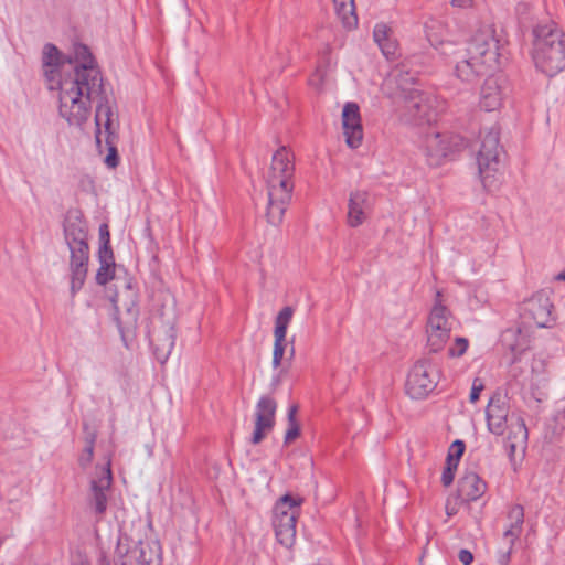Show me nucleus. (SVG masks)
<instances>
[{
	"mask_svg": "<svg viewBox=\"0 0 565 565\" xmlns=\"http://www.w3.org/2000/svg\"><path fill=\"white\" fill-rule=\"evenodd\" d=\"M469 341L466 338L457 337L454 344L448 349V355L451 358H459L463 355L468 349Z\"/></svg>",
	"mask_w": 565,
	"mask_h": 565,
	"instance_id": "obj_32",
	"label": "nucleus"
},
{
	"mask_svg": "<svg viewBox=\"0 0 565 565\" xmlns=\"http://www.w3.org/2000/svg\"><path fill=\"white\" fill-rule=\"evenodd\" d=\"M280 383V377L279 376H276L273 379V382H271V386L274 390H276V387L279 385Z\"/></svg>",
	"mask_w": 565,
	"mask_h": 565,
	"instance_id": "obj_48",
	"label": "nucleus"
},
{
	"mask_svg": "<svg viewBox=\"0 0 565 565\" xmlns=\"http://www.w3.org/2000/svg\"><path fill=\"white\" fill-rule=\"evenodd\" d=\"M465 443L457 439L450 445L447 456H451L455 460H460L465 452Z\"/></svg>",
	"mask_w": 565,
	"mask_h": 565,
	"instance_id": "obj_36",
	"label": "nucleus"
},
{
	"mask_svg": "<svg viewBox=\"0 0 565 565\" xmlns=\"http://www.w3.org/2000/svg\"><path fill=\"white\" fill-rule=\"evenodd\" d=\"M486 490V482L475 472L465 475L458 482V494L467 502L478 500Z\"/></svg>",
	"mask_w": 565,
	"mask_h": 565,
	"instance_id": "obj_26",
	"label": "nucleus"
},
{
	"mask_svg": "<svg viewBox=\"0 0 565 565\" xmlns=\"http://www.w3.org/2000/svg\"><path fill=\"white\" fill-rule=\"evenodd\" d=\"M63 228L64 238L71 254V292L75 295L82 289L88 270V226L83 213L77 209H71L66 212Z\"/></svg>",
	"mask_w": 565,
	"mask_h": 565,
	"instance_id": "obj_4",
	"label": "nucleus"
},
{
	"mask_svg": "<svg viewBox=\"0 0 565 565\" xmlns=\"http://www.w3.org/2000/svg\"><path fill=\"white\" fill-rule=\"evenodd\" d=\"M509 527L504 531L503 537L509 543L514 544V542L519 539L522 533L523 523H524V509L520 504H514L509 513Z\"/></svg>",
	"mask_w": 565,
	"mask_h": 565,
	"instance_id": "obj_27",
	"label": "nucleus"
},
{
	"mask_svg": "<svg viewBox=\"0 0 565 565\" xmlns=\"http://www.w3.org/2000/svg\"><path fill=\"white\" fill-rule=\"evenodd\" d=\"M529 431L521 414L511 415V425L505 439V449L510 460L514 459L516 450L524 451L527 445Z\"/></svg>",
	"mask_w": 565,
	"mask_h": 565,
	"instance_id": "obj_24",
	"label": "nucleus"
},
{
	"mask_svg": "<svg viewBox=\"0 0 565 565\" xmlns=\"http://www.w3.org/2000/svg\"><path fill=\"white\" fill-rule=\"evenodd\" d=\"M303 499L290 494L282 495L273 510V526L279 544L291 548L296 542V524Z\"/></svg>",
	"mask_w": 565,
	"mask_h": 565,
	"instance_id": "obj_7",
	"label": "nucleus"
},
{
	"mask_svg": "<svg viewBox=\"0 0 565 565\" xmlns=\"http://www.w3.org/2000/svg\"><path fill=\"white\" fill-rule=\"evenodd\" d=\"M512 414L518 413L511 412L508 396L501 392H495L486 407L488 430L497 436H502L507 430L509 431Z\"/></svg>",
	"mask_w": 565,
	"mask_h": 565,
	"instance_id": "obj_17",
	"label": "nucleus"
},
{
	"mask_svg": "<svg viewBox=\"0 0 565 565\" xmlns=\"http://www.w3.org/2000/svg\"><path fill=\"white\" fill-rule=\"evenodd\" d=\"M390 34L391 29L384 23L376 24L373 31V38L377 45L388 41Z\"/></svg>",
	"mask_w": 565,
	"mask_h": 565,
	"instance_id": "obj_34",
	"label": "nucleus"
},
{
	"mask_svg": "<svg viewBox=\"0 0 565 565\" xmlns=\"http://www.w3.org/2000/svg\"><path fill=\"white\" fill-rule=\"evenodd\" d=\"M335 12L342 20L345 28H353L358 24L354 0H333Z\"/></svg>",
	"mask_w": 565,
	"mask_h": 565,
	"instance_id": "obj_29",
	"label": "nucleus"
},
{
	"mask_svg": "<svg viewBox=\"0 0 565 565\" xmlns=\"http://www.w3.org/2000/svg\"><path fill=\"white\" fill-rule=\"evenodd\" d=\"M509 338L515 339L507 344L515 355L521 354L530 348V340L523 335L521 328H518L516 330H507L504 333V340L508 341Z\"/></svg>",
	"mask_w": 565,
	"mask_h": 565,
	"instance_id": "obj_30",
	"label": "nucleus"
},
{
	"mask_svg": "<svg viewBox=\"0 0 565 565\" xmlns=\"http://www.w3.org/2000/svg\"><path fill=\"white\" fill-rule=\"evenodd\" d=\"M455 318L449 309L443 303L441 292H436L435 303L429 312L426 334L427 347L430 352L437 353L444 349L450 339Z\"/></svg>",
	"mask_w": 565,
	"mask_h": 565,
	"instance_id": "obj_10",
	"label": "nucleus"
},
{
	"mask_svg": "<svg viewBox=\"0 0 565 565\" xmlns=\"http://www.w3.org/2000/svg\"><path fill=\"white\" fill-rule=\"evenodd\" d=\"M458 463H459V460H455L451 456H447L446 458V467L445 468H450V470H457V467H458Z\"/></svg>",
	"mask_w": 565,
	"mask_h": 565,
	"instance_id": "obj_46",
	"label": "nucleus"
},
{
	"mask_svg": "<svg viewBox=\"0 0 565 565\" xmlns=\"http://www.w3.org/2000/svg\"><path fill=\"white\" fill-rule=\"evenodd\" d=\"M369 209V194L365 191H354L350 194L348 204V224L351 227L360 226L366 218Z\"/></svg>",
	"mask_w": 565,
	"mask_h": 565,
	"instance_id": "obj_25",
	"label": "nucleus"
},
{
	"mask_svg": "<svg viewBox=\"0 0 565 565\" xmlns=\"http://www.w3.org/2000/svg\"><path fill=\"white\" fill-rule=\"evenodd\" d=\"M42 64L49 89H58V82L70 73L68 58L52 43H46L42 52Z\"/></svg>",
	"mask_w": 565,
	"mask_h": 565,
	"instance_id": "obj_18",
	"label": "nucleus"
},
{
	"mask_svg": "<svg viewBox=\"0 0 565 565\" xmlns=\"http://www.w3.org/2000/svg\"><path fill=\"white\" fill-rule=\"evenodd\" d=\"M115 276V264H100L99 268L96 273V284L100 286H105L108 284L111 279H114Z\"/></svg>",
	"mask_w": 565,
	"mask_h": 565,
	"instance_id": "obj_31",
	"label": "nucleus"
},
{
	"mask_svg": "<svg viewBox=\"0 0 565 565\" xmlns=\"http://www.w3.org/2000/svg\"><path fill=\"white\" fill-rule=\"evenodd\" d=\"M468 141L460 135L437 131H429L423 140V151L426 161L431 167L440 166L445 159L452 158L455 154L465 150Z\"/></svg>",
	"mask_w": 565,
	"mask_h": 565,
	"instance_id": "obj_9",
	"label": "nucleus"
},
{
	"mask_svg": "<svg viewBox=\"0 0 565 565\" xmlns=\"http://www.w3.org/2000/svg\"><path fill=\"white\" fill-rule=\"evenodd\" d=\"M111 458L113 450H108L103 457V465L96 467L95 477L90 481V504L96 514L103 515L107 509V490L111 486Z\"/></svg>",
	"mask_w": 565,
	"mask_h": 565,
	"instance_id": "obj_16",
	"label": "nucleus"
},
{
	"mask_svg": "<svg viewBox=\"0 0 565 565\" xmlns=\"http://www.w3.org/2000/svg\"><path fill=\"white\" fill-rule=\"evenodd\" d=\"M175 339V317L173 313L168 317H164L162 313L152 319L149 340L153 354L161 364L169 359L174 348Z\"/></svg>",
	"mask_w": 565,
	"mask_h": 565,
	"instance_id": "obj_12",
	"label": "nucleus"
},
{
	"mask_svg": "<svg viewBox=\"0 0 565 565\" xmlns=\"http://www.w3.org/2000/svg\"><path fill=\"white\" fill-rule=\"evenodd\" d=\"M404 68L405 66L402 65L396 70L395 81L403 94L405 107L415 120L430 121L434 115L435 99L416 87H408V84L415 83V76L405 72Z\"/></svg>",
	"mask_w": 565,
	"mask_h": 565,
	"instance_id": "obj_8",
	"label": "nucleus"
},
{
	"mask_svg": "<svg viewBox=\"0 0 565 565\" xmlns=\"http://www.w3.org/2000/svg\"><path fill=\"white\" fill-rule=\"evenodd\" d=\"M99 241L100 244H110V233L107 224L99 226Z\"/></svg>",
	"mask_w": 565,
	"mask_h": 565,
	"instance_id": "obj_41",
	"label": "nucleus"
},
{
	"mask_svg": "<svg viewBox=\"0 0 565 565\" xmlns=\"http://www.w3.org/2000/svg\"><path fill=\"white\" fill-rule=\"evenodd\" d=\"M458 558L463 565H470L473 562L472 553L466 548L459 551Z\"/></svg>",
	"mask_w": 565,
	"mask_h": 565,
	"instance_id": "obj_40",
	"label": "nucleus"
},
{
	"mask_svg": "<svg viewBox=\"0 0 565 565\" xmlns=\"http://www.w3.org/2000/svg\"><path fill=\"white\" fill-rule=\"evenodd\" d=\"M382 53L387 57H393L396 54L397 51V43L395 40H392L388 38V41L383 42L379 45Z\"/></svg>",
	"mask_w": 565,
	"mask_h": 565,
	"instance_id": "obj_37",
	"label": "nucleus"
},
{
	"mask_svg": "<svg viewBox=\"0 0 565 565\" xmlns=\"http://www.w3.org/2000/svg\"><path fill=\"white\" fill-rule=\"evenodd\" d=\"M70 73L58 82V111L70 125H82L89 116L92 96L103 93L104 77L88 46L74 44Z\"/></svg>",
	"mask_w": 565,
	"mask_h": 565,
	"instance_id": "obj_1",
	"label": "nucleus"
},
{
	"mask_svg": "<svg viewBox=\"0 0 565 565\" xmlns=\"http://www.w3.org/2000/svg\"><path fill=\"white\" fill-rule=\"evenodd\" d=\"M513 545L514 544L508 542V550L503 552L498 558L499 565H509Z\"/></svg>",
	"mask_w": 565,
	"mask_h": 565,
	"instance_id": "obj_43",
	"label": "nucleus"
},
{
	"mask_svg": "<svg viewBox=\"0 0 565 565\" xmlns=\"http://www.w3.org/2000/svg\"><path fill=\"white\" fill-rule=\"evenodd\" d=\"M342 127L347 145L352 149L360 147L363 140V128L358 104L349 102L343 106Z\"/></svg>",
	"mask_w": 565,
	"mask_h": 565,
	"instance_id": "obj_22",
	"label": "nucleus"
},
{
	"mask_svg": "<svg viewBox=\"0 0 565 565\" xmlns=\"http://www.w3.org/2000/svg\"><path fill=\"white\" fill-rule=\"evenodd\" d=\"M556 278L557 280L565 281V269L562 273H559Z\"/></svg>",
	"mask_w": 565,
	"mask_h": 565,
	"instance_id": "obj_50",
	"label": "nucleus"
},
{
	"mask_svg": "<svg viewBox=\"0 0 565 565\" xmlns=\"http://www.w3.org/2000/svg\"><path fill=\"white\" fill-rule=\"evenodd\" d=\"M294 178V153L282 146L273 154L271 164L266 177L268 195L266 218L273 226H279L282 223L285 212L292 199Z\"/></svg>",
	"mask_w": 565,
	"mask_h": 565,
	"instance_id": "obj_3",
	"label": "nucleus"
},
{
	"mask_svg": "<svg viewBox=\"0 0 565 565\" xmlns=\"http://www.w3.org/2000/svg\"><path fill=\"white\" fill-rule=\"evenodd\" d=\"M507 79L503 75H490L480 89V107L486 111L500 108L505 94Z\"/></svg>",
	"mask_w": 565,
	"mask_h": 565,
	"instance_id": "obj_21",
	"label": "nucleus"
},
{
	"mask_svg": "<svg viewBox=\"0 0 565 565\" xmlns=\"http://www.w3.org/2000/svg\"><path fill=\"white\" fill-rule=\"evenodd\" d=\"M93 99H97L95 114V139L99 151L103 152V142L111 145L118 140V122L114 117L105 86L103 87V93L94 94L92 96V100Z\"/></svg>",
	"mask_w": 565,
	"mask_h": 565,
	"instance_id": "obj_13",
	"label": "nucleus"
},
{
	"mask_svg": "<svg viewBox=\"0 0 565 565\" xmlns=\"http://www.w3.org/2000/svg\"><path fill=\"white\" fill-rule=\"evenodd\" d=\"M289 354H290V358H292V356H294V354H295V348H294V345L290 348Z\"/></svg>",
	"mask_w": 565,
	"mask_h": 565,
	"instance_id": "obj_51",
	"label": "nucleus"
},
{
	"mask_svg": "<svg viewBox=\"0 0 565 565\" xmlns=\"http://www.w3.org/2000/svg\"><path fill=\"white\" fill-rule=\"evenodd\" d=\"M504 42L493 25H482L470 38L466 54L456 62L455 75L462 82L473 83L479 76L500 66Z\"/></svg>",
	"mask_w": 565,
	"mask_h": 565,
	"instance_id": "obj_2",
	"label": "nucleus"
},
{
	"mask_svg": "<svg viewBox=\"0 0 565 565\" xmlns=\"http://www.w3.org/2000/svg\"><path fill=\"white\" fill-rule=\"evenodd\" d=\"M451 6L456 8H470L472 0H451Z\"/></svg>",
	"mask_w": 565,
	"mask_h": 565,
	"instance_id": "obj_44",
	"label": "nucleus"
},
{
	"mask_svg": "<svg viewBox=\"0 0 565 565\" xmlns=\"http://www.w3.org/2000/svg\"><path fill=\"white\" fill-rule=\"evenodd\" d=\"M99 264H115L114 254L110 244H100L98 250Z\"/></svg>",
	"mask_w": 565,
	"mask_h": 565,
	"instance_id": "obj_35",
	"label": "nucleus"
},
{
	"mask_svg": "<svg viewBox=\"0 0 565 565\" xmlns=\"http://www.w3.org/2000/svg\"><path fill=\"white\" fill-rule=\"evenodd\" d=\"M532 57L536 68L554 76L565 68V33L553 21L537 24L533 29Z\"/></svg>",
	"mask_w": 565,
	"mask_h": 565,
	"instance_id": "obj_5",
	"label": "nucleus"
},
{
	"mask_svg": "<svg viewBox=\"0 0 565 565\" xmlns=\"http://www.w3.org/2000/svg\"><path fill=\"white\" fill-rule=\"evenodd\" d=\"M294 309L289 306L284 307L275 319L274 329V351H273V367L277 369L280 366L285 349H286V335L288 326L292 319Z\"/></svg>",
	"mask_w": 565,
	"mask_h": 565,
	"instance_id": "obj_23",
	"label": "nucleus"
},
{
	"mask_svg": "<svg viewBox=\"0 0 565 565\" xmlns=\"http://www.w3.org/2000/svg\"><path fill=\"white\" fill-rule=\"evenodd\" d=\"M500 130L491 127L481 134V145L477 154L478 172L483 188L489 191L499 189L502 180Z\"/></svg>",
	"mask_w": 565,
	"mask_h": 565,
	"instance_id": "obj_6",
	"label": "nucleus"
},
{
	"mask_svg": "<svg viewBox=\"0 0 565 565\" xmlns=\"http://www.w3.org/2000/svg\"><path fill=\"white\" fill-rule=\"evenodd\" d=\"M83 431H84V449L78 457V465L86 469L94 459V448L97 439V429L90 427V425L86 422L83 423Z\"/></svg>",
	"mask_w": 565,
	"mask_h": 565,
	"instance_id": "obj_28",
	"label": "nucleus"
},
{
	"mask_svg": "<svg viewBox=\"0 0 565 565\" xmlns=\"http://www.w3.org/2000/svg\"><path fill=\"white\" fill-rule=\"evenodd\" d=\"M297 411H298V406L297 405H292L289 407L288 409V423L289 424H298L297 420H296V414H297Z\"/></svg>",
	"mask_w": 565,
	"mask_h": 565,
	"instance_id": "obj_45",
	"label": "nucleus"
},
{
	"mask_svg": "<svg viewBox=\"0 0 565 565\" xmlns=\"http://www.w3.org/2000/svg\"><path fill=\"white\" fill-rule=\"evenodd\" d=\"M452 46L451 43H444L443 44V53L444 54H447L448 53V47Z\"/></svg>",
	"mask_w": 565,
	"mask_h": 565,
	"instance_id": "obj_49",
	"label": "nucleus"
},
{
	"mask_svg": "<svg viewBox=\"0 0 565 565\" xmlns=\"http://www.w3.org/2000/svg\"><path fill=\"white\" fill-rule=\"evenodd\" d=\"M455 478V470H450V468H445L441 475V483L445 487H449Z\"/></svg>",
	"mask_w": 565,
	"mask_h": 565,
	"instance_id": "obj_42",
	"label": "nucleus"
},
{
	"mask_svg": "<svg viewBox=\"0 0 565 565\" xmlns=\"http://www.w3.org/2000/svg\"><path fill=\"white\" fill-rule=\"evenodd\" d=\"M116 555L124 558H134L138 565H161L159 547L154 543L139 541L130 546V539L127 535H120L115 550ZM117 565H127L126 561L117 563Z\"/></svg>",
	"mask_w": 565,
	"mask_h": 565,
	"instance_id": "obj_14",
	"label": "nucleus"
},
{
	"mask_svg": "<svg viewBox=\"0 0 565 565\" xmlns=\"http://www.w3.org/2000/svg\"><path fill=\"white\" fill-rule=\"evenodd\" d=\"M98 565H110V562L105 555H102L98 558Z\"/></svg>",
	"mask_w": 565,
	"mask_h": 565,
	"instance_id": "obj_47",
	"label": "nucleus"
},
{
	"mask_svg": "<svg viewBox=\"0 0 565 565\" xmlns=\"http://www.w3.org/2000/svg\"><path fill=\"white\" fill-rule=\"evenodd\" d=\"M300 434V428L298 424H289V427L285 435V444H289L294 439H296Z\"/></svg>",
	"mask_w": 565,
	"mask_h": 565,
	"instance_id": "obj_39",
	"label": "nucleus"
},
{
	"mask_svg": "<svg viewBox=\"0 0 565 565\" xmlns=\"http://www.w3.org/2000/svg\"><path fill=\"white\" fill-rule=\"evenodd\" d=\"M552 309L553 303L548 294L541 290L523 301L520 316L524 324L547 328L554 320Z\"/></svg>",
	"mask_w": 565,
	"mask_h": 565,
	"instance_id": "obj_15",
	"label": "nucleus"
},
{
	"mask_svg": "<svg viewBox=\"0 0 565 565\" xmlns=\"http://www.w3.org/2000/svg\"><path fill=\"white\" fill-rule=\"evenodd\" d=\"M440 379L438 365L429 358L418 360L411 369L406 380V393L413 399L427 397Z\"/></svg>",
	"mask_w": 565,
	"mask_h": 565,
	"instance_id": "obj_11",
	"label": "nucleus"
},
{
	"mask_svg": "<svg viewBox=\"0 0 565 565\" xmlns=\"http://www.w3.org/2000/svg\"><path fill=\"white\" fill-rule=\"evenodd\" d=\"M126 298L120 295L113 298V303L117 312V324L121 332L129 331L137 326L139 317V308L137 305L136 292L131 289V285L127 284Z\"/></svg>",
	"mask_w": 565,
	"mask_h": 565,
	"instance_id": "obj_20",
	"label": "nucleus"
},
{
	"mask_svg": "<svg viewBox=\"0 0 565 565\" xmlns=\"http://www.w3.org/2000/svg\"><path fill=\"white\" fill-rule=\"evenodd\" d=\"M484 385L480 379H475L472 382V387L469 396V401L471 403H476L479 399L481 391H483Z\"/></svg>",
	"mask_w": 565,
	"mask_h": 565,
	"instance_id": "obj_38",
	"label": "nucleus"
},
{
	"mask_svg": "<svg viewBox=\"0 0 565 565\" xmlns=\"http://www.w3.org/2000/svg\"><path fill=\"white\" fill-rule=\"evenodd\" d=\"M277 402L270 395L259 397L255 408V428L250 443L258 445L275 426Z\"/></svg>",
	"mask_w": 565,
	"mask_h": 565,
	"instance_id": "obj_19",
	"label": "nucleus"
},
{
	"mask_svg": "<svg viewBox=\"0 0 565 565\" xmlns=\"http://www.w3.org/2000/svg\"><path fill=\"white\" fill-rule=\"evenodd\" d=\"M117 141L113 142L111 145H106L104 142L103 150L106 149L108 151L105 163L108 168H116L119 164V157L117 152Z\"/></svg>",
	"mask_w": 565,
	"mask_h": 565,
	"instance_id": "obj_33",
	"label": "nucleus"
}]
</instances>
